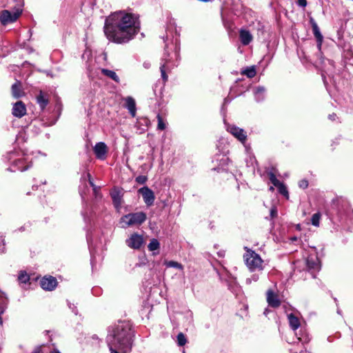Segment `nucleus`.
Segmentation results:
<instances>
[{
	"label": "nucleus",
	"mask_w": 353,
	"mask_h": 353,
	"mask_svg": "<svg viewBox=\"0 0 353 353\" xmlns=\"http://www.w3.org/2000/svg\"><path fill=\"white\" fill-rule=\"evenodd\" d=\"M18 279L22 283H26L29 281L30 276L26 272H21L19 274Z\"/></svg>",
	"instance_id": "obj_34"
},
{
	"label": "nucleus",
	"mask_w": 353,
	"mask_h": 353,
	"mask_svg": "<svg viewBox=\"0 0 353 353\" xmlns=\"http://www.w3.org/2000/svg\"><path fill=\"white\" fill-rule=\"evenodd\" d=\"M234 88H232L231 89L230 92H233V91H234Z\"/></svg>",
	"instance_id": "obj_57"
},
{
	"label": "nucleus",
	"mask_w": 353,
	"mask_h": 353,
	"mask_svg": "<svg viewBox=\"0 0 353 353\" xmlns=\"http://www.w3.org/2000/svg\"><path fill=\"white\" fill-rule=\"evenodd\" d=\"M176 341H177V344L179 346H183L185 345L186 342H187V339H186V337L182 333V332H180L177 336H176Z\"/></svg>",
	"instance_id": "obj_31"
},
{
	"label": "nucleus",
	"mask_w": 353,
	"mask_h": 353,
	"mask_svg": "<svg viewBox=\"0 0 353 353\" xmlns=\"http://www.w3.org/2000/svg\"><path fill=\"white\" fill-rule=\"evenodd\" d=\"M165 265L168 268H174L179 270L183 269L182 264L174 261H165Z\"/></svg>",
	"instance_id": "obj_30"
},
{
	"label": "nucleus",
	"mask_w": 353,
	"mask_h": 353,
	"mask_svg": "<svg viewBox=\"0 0 353 353\" xmlns=\"http://www.w3.org/2000/svg\"><path fill=\"white\" fill-rule=\"evenodd\" d=\"M313 34L316 39L318 48L320 49L323 43V37L321 34L317 23L313 19H310Z\"/></svg>",
	"instance_id": "obj_17"
},
{
	"label": "nucleus",
	"mask_w": 353,
	"mask_h": 353,
	"mask_svg": "<svg viewBox=\"0 0 353 353\" xmlns=\"http://www.w3.org/2000/svg\"><path fill=\"white\" fill-rule=\"evenodd\" d=\"M23 3L21 2L12 11L3 10L0 12V23L3 26L15 22L23 12Z\"/></svg>",
	"instance_id": "obj_5"
},
{
	"label": "nucleus",
	"mask_w": 353,
	"mask_h": 353,
	"mask_svg": "<svg viewBox=\"0 0 353 353\" xmlns=\"http://www.w3.org/2000/svg\"><path fill=\"white\" fill-rule=\"evenodd\" d=\"M276 188L280 194L285 196L286 199L289 198V193L288 189L283 183L281 182L279 185L276 186Z\"/></svg>",
	"instance_id": "obj_29"
},
{
	"label": "nucleus",
	"mask_w": 353,
	"mask_h": 353,
	"mask_svg": "<svg viewBox=\"0 0 353 353\" xmlns=\"http://www.w3.org/2000/svg\"><path fill=\"white\" fill-rule=\"evenodd\" d=\"M350 206L348 203L342 198H336L332 200L330 214L341 218L346 214Z\"/></svg>",
	"instance_id": "obj_9"
},
{
	"label": "nucleus",
	"mask_w": 353,
	"mask_h": 353,
	"mask_svg": "<svg viewBox=\"0 0 353 353\" xmlns=\"http://www.w3.org/2000/svg\"><path fill=\"white\" fill-rule=\"evenodd\" d=\"M111 197L115 208L119 210L121 207L122 194L119 190L114 189L111 193Z\"/></svg>",
	"instance_id": "obj_18"
},
{
	"label": "nucleus",
	"mask_w": 353,
	"mask_h": 353,
	"mask_svg": "<svg viewBox=\"0 0 353 353\" xmlns=\"http://www.w3.org/2000/svg\"><path fill=\"white\" fill-rule=\"evenodd\" d=\"M139 192L142 195L143 199L148 206L153 205L155 196L151 189L147 186H144L139 190Z\"/></svg>",
	"instance_id": "obj_13"
},
{
	"label": "nucleus",
	"mask_w": 353,
	"mask_h": 353,
	"mask_svg": "<svg viewBox=\"0 0 353 353\" xmlns=\"http://www.w3.org/2000/svg\"><path fill=\"white\" fill-rule=\"evenodd\" d=\"M92 339H97V340H98V339H99V338H98L96 335H94V336H92Z\"/></svg>",
	"instance_id": "obj_53"
},
{
	"label": "nucleus",
	"mask_w": 353,
	"mask_h": 353,
	"mask_svg": "<svg viewBox=\"0 0 353 353\" xmlns=\"http://www.w3.org/2000/svg\"><path fill=\"white\" fill-rule=\"evenodd\" d=\"M40 285L44 290L52 291L57 285V281L52 276H45L40 281Z\"/></svg>",
	"instance_id": "obj_12"
},
{
	"label": "nucleus",
	"mask_w": 353,
	"mask_h": 353,
	"mask_svg": "<svg viewBox=\"0 0 353 353\" xmlns=\"http://www.w3.org/2000/svg\"><path fill=\"white\" fill-rule=\"evenodd\" d=\"M290 241L292 242H296V241H299V239L296 236H293V237L290 238Z\"/></svg>",
	"instance_id": "obj_46"
},
{
	"label": "nucleus",
	"mask_w": 353,
	"mask_h": 353,
	"mask_svg": "<svg viewBox=\"0 0 353 353\" xmlns=\"http://www.w3.org/2000/svg\"><path fill=\"white\" fill-rule=\"evenodd\" d=\"M125 243L132 249L139 250L144 243L143 236L141 234L134 232L125 240Z\"/></svg>",
	"instance_id": "obj_11"
},
{
	"label": "nucleus",
	"mask_w": 353,
	"mask_h": 353,
	"mask_svg": "<svg viewBox=\"0 0 353 353\" xmlns=\"http://www.w3.org/2000/svg\"><path fill=\"white\" fill-rule=\"evenodd\" d=\"M328 117L330 120L334 121L336 117V114H330Z\"/></svg>",
	"instance_id": "obj_45"
},
{
	"label": "nucleus",
	"mask_w": 353,
	"mask_h": 353,
	"mask_svg": "<svg viewBox=\"0 0 353 353\" xmlns=\"http://www.w3.org/2000/svg\"><path fill=\"white\" fill-rule=\"evenodd\" d=\"M96 157L100 160L105 159L108 151V146L104 142H98L93 148Z\"/></svg>",
	"instance_id": "obj_14"
},
{
	"label": "nucleus",
	"mask_w": 353,
	"mask_h": 353,
	"mask_svg": "<svg viewBox=\"0 0 353 353\" xmlns=\"http://www.w3.org/2000/svg\"><path fill=\"white\" fill-rule=\"evenodd\" d=\"M299 186L300 188L305 189L308 187V181L305 179H302L299 181Z\"/></svg>",
	"instance_id": "obj_39"
},
{
	"label": "nucleus",
	"mask_w": 353,
	"mask_h": 353,
	"mask_svg": "<svg viewBox=\"0 0 353 353\" xmlns=\"http://www.w3.org/2000/svg\"><path fill=\"white\" fill-rule=\"evenodd\" d=\"M6 252L5 240L3 235L0 233V253Z\"/></svg>",
	"instance_id": "obj_37"
},
{
	"label": "nucleus",
	"mask_w": 353,
	"mask_h": 353,
	"mask_svg": "<svg viewBox=\"0 0 353 353\" xmlns=\"http://www.w3.org/2000/svg\"><path fill=\"white\" fill-rule=\"evenodd\" d=\"M37 101L42 110L48 104V99L42 91L37 96Z\"/></svg>",
	"instance_id": "obj_25"
},
{
	"label": "nucleus",
	"mask_w": 353,
	"mask_h": 353,
	"mask_svg": "<svg viewBox=\"0 0 353 353\" xmlns=\"http://www.w3.org/2000/svg\"><path fill=\"white\" fill-rule=\"evenodd\" d=\"M321 219V214L319 212L315 213L312 216L311 223L314 226H319Z\"/></svg>",
	"instance_id": "obj_33"
},
{
	"label": "nucleus",
	"mask_w": 353,
	"mask_h": 353,
	"mask_svg": "<svg viewBox=\"0 0 353 353\" xmlns=\"http://www.w3.org/2000/svg\"><path fill=\"white\" fill-rule=\"evenodd\" d=\"M267 302L268 305L272 307H278L281 305V301L279 299V296L272 290H268L266 293Z\"/></svg>",
	"instance_id": "obj_16"
},
{
	"label": "nucleus",
	"mask_w": 353,
	"mask_h": 353,
	"mask_svg": "<svg viewBox=\"0 0 353 353\" xmlns=\"http://www.w3.org/2000/svg\"><path fill=\"white\" fill-rule=\"evenodd\" d=\"M307 270L312 274L319 272L321 269V262L316 253L310 254L305 259Z\"/></svg>",
	"instance_id": "obj_10"
},
{
	"label": "nucleus",
	"mask_w": 353,
	"mask_h": 353,
	"mask_svg": "<svg viewBox=\"0 0 353 353\" xmlns=\"http://www.w3.org/2000/svg\"><path fill=\"white\" fill-rule=\"evenodd\" d=\"M341 310L338 309V310H337V313H338L339 314H341Z\"/></svg>",
	"instance_id": "obj_54"
},
{
	"label": "nucleus",
	"mask_w": 353,
	"mask_h": 353,
	"mask_svg": "<svg viewBox=\"0 0 353 353\" xmlns=\"http://www.w3.org/2000/svg\"><path fill=\"white\" fill-rule=\"evenodd\" d=\"M253 92H254L255 100L257 102H261L265 99V88L263 86L259 85V86L254 88Z\"/></svg>",
	"instance_id": "obj_21"
},
{
	"label": "nucleus",
	"mask_w": 353,
	"mask_h": 353,
	"mask_svg": "<svg viewBox=\"0 0 353 353\" xmlns=\"http://www.w3.org/2000/svg\"><path fill=\"white\" fill-rule=\"evenodd\" d=\"M239 37L241 43L244 46L248 45L252 40L251 33L246 30H241L239 32Z\"/></svg>",
	"instance_id": "obj_20"
},
{
	"label": "nucleus",
	"mask_w": 353,
	"mask_h": 353,
	"mask_svg": "<svg viewBox=\"0 0 353 353\" xmlns=\"http://www.w3.org/2000/svg\"><path fill=\"white\" fill-rule=\"evenodd\" d=\"M270 191H273V190H274V188H273L272 186H271V187L270 188Z\"/></svg>",
	"instance_id": "obj_55"
},
{
	"label": "nucleus",
	"mask_w": 353,
	"mask_h": 353,
	"mask_svg": "<svg viewBox=\"0 0 353 353\" xmlns=\"http://www.w3.org/2000/svg\"><path fill=\"white\" fill-rule=\"evenodd\" d=\"M269 179H270L271 183L275 187H276L278 185H279L281 183L279 180H278L276 179L275 174L272 172L269 173Z\"/></svg>",
	"instance_id": "obj_36"
},
{
	"label": "nucleus",
	"mask_w": 353,
	"mask_h": 353,
	"mask_svg": "<svg viewBox=\"0 0 353 353\" xmlns=\"http://www.w3.org/2000/svg\"><path fill=\"white\" fill-rule=\"evenodd\" d=\"M221 161H223L224 163L228 161V159L224 156L222 157Z\"/></svg>",
	"instance_id": "obj_47"
},
{
	"label": "nucleus",
	"mask_w": 353,
	"mask_h": 353,
	"mask_svg": "<svg viewBox=\"0 0 353 353\" xmlns=\"http://www.w3.org/2000/svg\"><path fill=\"white\" fill-rule=\"evenodd\" d=\"M245 249L246 252L243 255V259L248 270L252 272H261L265 267L263 260L254 251L247 248Z\"/></svg>",
	"instance_id": "obj_4"
},
{
	"label": "nucleus",
	"mask_w": 353,
	"mask_h": 353,
	"mask_svg": "<svg viewBox=\"0 0 353 353\" xmlns=\"http://www.w3.org/2000/svg\"><path fill=\"white\" fill-rule=\"evenodd\" d=\"M134 337L129 321H119L108 328L106 343L110 353H127L130 351Z\"/></svg>",
	"instance_id": "obj_2"
},
{
	"label": "nucleus",
	"mask_w": 353,
	"mask_h": 353,
	"mask_svg": "<svg viewBox=\"0 0 353 353\" xmlns=\"http://www.w3.org/2000/svg\"><path fill=\"white\" fill-rule=\"evenodd\" d=\"M179 49L178 48V47L175 46V52H174V58H175L176 61H177L178 59L179 58Z\"/></svg>",
	"instance_id": "obj_44"
},
{
	"label": "nucleus",
	"mask_w": 353,
	"mask_h": 353,
	"mask_svg": "<svg viewBox=\"0 0 353 353\" xmlns=\"http://www.w3.org/2000/svg\"><path fill=\"white\" fill-rule=\"evenodd\" d=\"M259 279V272H257V273L253 274L250 277L247 278L245 280L246 284H251L252 282H256Z\"/></svg>",
	"instance_id": "obj_35"
},
{
	"label": "nucleus",
	"mask_w": 353,
	"mask_h": 353,
	"mask_svg": "<svg viewBox=\"0 0 353 353\" xmlns=\"http://www.w3.org/2000/svg\"><path fill=\"white\" fill-rule=\"evenodd\" d=\"M140 23L138 18L130 13L119 11L110 15L104 26L107 39L116 43H128L138 33Z\"/></svg>",
	"instance_id": "obj_1"
},
{
	"label": "nucleus",
	"mask_w": 353,
	"mask_h": 353,
	"mask_svg": "<svg viewBox=\"0 0 353 353\" xmlns=\"http://www.w3.org/2000/svg\"><path fill=\"white\" fill-rule=\"evenodd\" d=\"M297 4L302 8H305L307 6V0H297Z\"/></svg>",
	"instance_id": "obj_42"
},
{
	"label": "nucleus",
	"mask_w": 353,
	"mask_h": 353,
	"mask_svg": "<svg viewBox=\"0 0 353 353\" xmlns=\"http://www.w3.org/2000/svg\"><path fill=\"white\" fill-rule=\"evenodd\" d=\"M229 102H230V100L228 99L227 98L224 99V104H226V103H228Z\"/></svg>",
	"instance_id": "obj_51"
},
{
	"label": "nucleus",
	"mask_w": 353,
	"mask_h": 353,
	"mask_svg": "<svg viewBox=\"0 0 353 353\" xmlns=\"http://www.w3.org/2000/svg\"><path fill=\"white\" fill-rule=\"evenodd\" d=\"M288 319L290 327L292 330L296 331L300 327L299 319L293 313H290L288 315Z\"/></svg>",
	"instance_id": "obj_22"
},
{
	"label": "nucleus",
	"mask_w": 353,
	"mask_h": 353,
	"mask_svg": "<svg viewBox=\"0 0 353 353\" xmlns=\"http://www.w3.org/2000/svg\"><path fill=\"white\" fill-rule=\"evenodd\" d=\"M12 94L14 98H20L21 97L24 92L21 89V83L19 82H16L12 85Z\"/></svg>",
	"instance_id": "obj_24"
},
{
	"label": "nucleus",
	"mask_w": 353,
	"mask_h": 353,
	"mask_svg": "<svg viewBox=\"0 0 353 353\" xmlns=\"http://www.w3.org/2000/svg\"><path fill=\"white\" fill-rule=\"evenodd\" d=\"M269 312H270V310H269L268 308H266V309L264 310L263 314H264V315L267 316V315L268 314V313H269Z\"/></svg>",
	"instance_id": "obj_48"
},
{
	"label": "nucleus",
	"mask_w": 353,
	"mask_h": 353,
	"mask_svg": "<svg viewBox=\"0 0 353 353\" xmlns=\"http://www.w3.org/2000/svg\"><path fill=\"white\" fill-rule=\"evenodd\" d=\"M147 179V176L144 175H139L136 178L135 181L139 184H144Z\"/></svg>",
	"instance_id": "obj_38"
},
{
	"label": "nucleus",
	"mask_w": 353,
	"mask_h": 353,
	"mask_svg": "<svg viewBox=\"0 0 353 353\" xmlns=\"http://www.w3.org/2000/svg\"><path fill=\"white\" fill-rule=\"evenodd\" d=\"M52 353H61L59 350H58L57 349H54L52 351Z\"/></svg>",
	"instance_id": "obj_49"
},
{
	"label": "nucleus",
	"mask_w": 353,
	"mask_h": 353,
	"mask_svg": "<svg viewBox=\"0 0 353 353\" xmlns=\"http://www.w3.org/2000/svg\"><path fill=\"white\" fill-rule=\"evenodd\" d=\"M241 74L247 76L248 78H253L256 74V68L254 65L246 67L241 70Z\"/></svg>",
	"instance_id": "obj_27"
},
{
	"label": "nucleus",
	"mask_w": 353,
	"mask_h": 353,
	"mask_svg": "<svg viewBox=\"0 0 353 353\" xmlns=\"http://www.w3.org/2000/svg\"><path fill=\"white\" fill-rule=\"evenodd\" d=\"M85 221H87L86 217L84 214H83Z\"/></svg>",
	"instance_id": "obj_56"
},
{
	"label": "nucleus",
	"mask_w": 353,
	"mask_h": 353,
	"mask_svg": "<svg viewBox=\"0 0 353 353\" xmlns=\"http://www.w3.org/2000/svg\"><path fill=\"white\" fill-rule=\"evenodd\" d=\"M87 241H88V244L90 245V236L88 234L87 235Z\"/></svg>",
	"instance_id": "obj_50"
},
{
	"label": "nucleus",
	"mask_w": 353,
	"mask_h": 353,
	"mask_svg": "<svg viewBox=\"0 0 353 353\" xmlns=\"http://www.w3.org/2000/svg\"><path fill=\"white\" fill-rule=\"evenodd\" d=\"M176 66V63L173 60V56H171L166 49L160 63V71L161 77L164 82L168 81L167 72H170L172 68Z\"/></svg>",
	"instance_id": "obj_8"
},
{
	"label": "nucleus",
	"mask_w": 353,
	"mask_h": 353,
	"mask_svg": "<svg viewBox=\"0 0 353 353\" xmlns=\"http://www.w3.org/2000/svg\"><path fill=\"white\" fill-rule=\"evenodd\" d=\"M146 220V214L143 212L130 213L121 218L120 223L123 228L132 225H140Z\"/></svg>",
	"instance_id": "obj_6"
},
{
	"label": "nucleus",
	"mask_w": 353,
	"mask_h": 353,
	"mask_svg": "<svg viewBox=\"0 0 353 353\" xmlns=\"http://www.w3.org/2000/svg\"><path fill=\"white\" fill-rule=\"evenodd\" d=\"M88 179H89V183L92 187L93 191L94 192V193L97 194L98 188L94 184V183H93V181H92V180L91 179L90 174L89 173H88Z\"/></svg>",
	"instance_id": "obj_40"
},
{
	"label": "nucleus",
	"mask_w": 353,
	"mask_h": 353,
	"mask_svg": "<svg viewBox=\"0 0 353 353\" xmlns=\"http://www.w3.org/2000/svg\"><path fill=\"white\" fill-rule=\"evenodd\" d=\"M68 306L71 309L72 312H74L75 314H77V307L74 304H71L70 303H68Z\"/></svg>",
	"instance_id": "obj_43"
},
{
	"label": "nucleus",
	"mask_w": 353,
	"mask_h": 353,
	"mask_svg": "<svg viewBox=\"0 0 353 353\" xmlns=\"http://www.w3.org/2000/svg\"><path fill=\"white\" fill-rule=\"evenodd\" d=\"M7 307V298L3 293L0 292V325H3L1 315L5 312Z\"/></svg>",
	"instance_id": "obj_23"
},
{
	"label": "nucleus",
	"mask_w": 353,
	"mask_h": 353,
	"mask_svg": "<svg viewBox=\"0 0 353 353\" xmlns=\"http://www.w3.org/2000/svg\"><path fill=\"white\" fill-rule=\"evenodd\" d=\"M4 159L11 163V165L7 168L10 172H23L32 166V159L22 152L10 151L4 156Z\"/></svg>",
	"instance_id": "obj_3"
},
{
	"label": "nucleus",
	"mask_w": 353,
	"mask_h": 353,
	"mask_svg": "<svg viewBox=\"0 0 353 353\" xmlns=\"http://www.w3.org/2000/svg\"><path fill=\"white\" fill-rule=\"evenodd\" d=\"M101 73L103 75H105V76L109 77L110 79H112L113 81H114L117 83H119V81H120V79H119V76L113 70H108V69L103 68L101 70Z\"/></svg>",
	"instance_id": "obj_26"
},
{
	"label": "nucleus",
	"mask_w": 353,
	"mask_h": 353,
	"mask_svg": "<svg viewBox=\"0 0 353 353\" xmlns=\"http://www.w3.org/2000/svg\"><path fill=\"white\" fill-rule=\"evenodd\" d=\"M158 125L157 129L160 130H163L166 128V123L163 121V118L160 114H157V116Z\"/></svg>",
	"instance_id": "obj_32"
},
{
	"label": "nucleus",
	"mask_w": 353,
	"mask_h": 353,
	"mask_svg": "<svg viewBox=\"0 0 353 353\" xmlns=\"http://www.w3.org/2000/svg\"><path fill=\"white\" fill-rule=\"evenodd\" d=\"M224 124L227 132L230 133L235 139L243 144L245 150L248 152L250 147L246 143L248 140L247 132L243 128H241L234 124L228 123L225 121Z\"/></svg>",
	"instance_id": "obj_7"
},
{
	"label": "nucleus",
	"mask_w": 353,
	"mask_h": 353,
	"mask_svg": "<svg viewBox=\"0 0 353 353\" xmlns=\"http://www.w3.org/2000/svg\"><path fill=\"white\" fill-rule=\"evenodd\" d=\"M125 108H126L132 117H134L136 114V103L134 99L131 97L125 98Z\"/></svg>",
	"instance_id": "obj_19"
},
{
	"label": "nucleus",
	"mask_w": 353,
	"mask_h": 353,
	"mask_svg": "<svg viewBox=\"0 0 353 353\" xmlns=\"http://www.w3.org/2000/svg\"><path fill=\"white\" fill-rule=\"evenodd\" d=\"M277 214V210L275 207H272L270 210V216L272 219L274 218Z\"/></svg>",
	"instance_id": "obj_41"
},
{
	"label": "nucleus",
	"mask_w": 353,
	"mask_h": 353,
	"mask_svg": "<svg viewBox=\"0 0 353 353\" xmlns=\"http://www.w3.org/2000/svg\"><path fill=\"white\" fill-rule=\"evenodd\" d=\"M239 94H240V93L239 94L235 93L234 95H232V98H234V97H236V96H238Z\"/></svg>",
	"instance_id": "obj_52"
},
{
	"label": "nucleus",
	"mask_w": 353,
	"mask_h": 353,
	"mask_svg": "<svg viewBox=\"0 0 353 353\" xmlns=\"http://www.w3.org/2000/svg\"><path fill=\"white\" fill-rule=\"evenodd\" d=\"M148 248L150 251L158 250L160 248V243L157 239H152L148 244Z\"/></svg>",
	"instance_id": "obj_28"
},
{
	"label": "nucleus",
	"mask_w": 353,
	"mask_h": 353,
	"mask_svg": "<svg viewBox=\"0 0 353 353\" xmlns=\"http://www.w3.org/2000/svg\"><path fill=\"white\" fill-rule=\"evenodd\" d=\"M12 114L14 117L21 118L26 114V107L25 104L19 101L13 104V107L12 109Z\"/></svg>",
	"instance_id": "obj_15"
}]
</instances>
